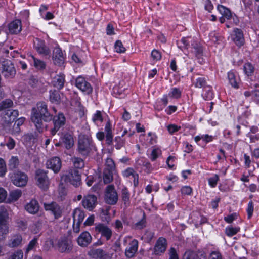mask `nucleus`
Instances as JSON below:
<instances>
[{"instance_id": "obj_1", "label": "nucleus", "mask_w": 259, "mask_h": 259, "mask_svg": "<svg viewBox=\"0 0 259 259\" xmlns=\"http://www.w3.org/2000/svg\"><path fill=\"white\" fill-rule=\"evenodd\" d=\"M52 119V115L49 112L45 102H39L36 108H33V123L39 133H42L47 128L45 122H49Z\"/></svg>"}, {"instance_id": "obj_2", "label": "nucleus", "mask_w": 259, "mask_h": 259, "mask_svg": "<svg viewBox=\"0 0 259 259\" xmlns=\"http://www.w3.org/2000/svg\"><path fill=\"white\" fill-rule=\"evenodd\" d=\"M94 147L92 138L88 135L80 134L78 137L77 151L83 157L90 155Z\"/></svg>"}, {"instance_id": "obj_3", "label": "nucleus", "mask_w": 259, "mask_h": 259, "mask_svg": "<svg viewBox=\"0 0 259 259\" xmlns=\"http://www.w3.org/2000/svg\"><path fill=\"white\" fill-rule=\"evenodd\" d=\"M36 185L42 191H47L50 187V181L47 176V171L42 169H37L35 172Z\"/></svg>"}, {"instance_id": "obj_4", "label": "nucleus", "mask_w": 259, "mask_h": 259, "mask_svg": "<svg viewBox=\"0 0 259 259\" xmlns=\"http://www.w3.org/2000/svg\"><path fill=\"white\" fill-rule=\"evenodd\" d=\"M13 105V101L9 99H5L0 103V111L4 110L5 111V115H7L9 118V120H14L18 115V111L16 110H11L9 108Z\"/></svg>"}, {"instance_id": "obj_5", "label": "nucleus", "mask_w": 259, "mask_h": 259, "mask_svg": "<svg viewBox=\"0 0 259 259\" xmlns=\"http://www.w3.org/2000/svg\"><path fill=\"white\" fill-rule=\"evenodd\" d=\"M62 180L66 183H70L75 187H78L81 184V176L79 171L76 169H72L68 174L63 175Z\"/></svg>"}, {"instance_id": "obj_6", "label": "nucleus", "mask_w": 259, "mask_h": 259, "mask_svg": "<svg viewBox=\"0 0 259 259\" xmlns=\"http://www.w3.org/2000/svg\"><path fill=\"white\" fill-rule=\"evenodd\" d=\"M54 127L51 130V133L52 135H55L59 130H62L66 123V118L63 113L59 112L54 117L52 116Z\"/></svg>"}, {"instance_id": "obj_7", "label": "nucleus", "mask_w": 259, "mask_h": 259, "mask_svg": "<svg viewBox=\"0 0 259 259\" xmlns=\"http://www.w3.org/2000/svg\"><path fill=\"white\" fill-rule=\"evenodd\" d=\"M33 46L35 50L37 53L42 57L49 56L51 54V50L49 47L46 45L44 40L39 38H36V40L33 42Z\"/></svg>"}, {"instance_id": "obj_8", "label": "nucleus", "mask_w": 259, "mask_h": 259, "mask_svg": "<svg viewBox=\"0 0 259 259\" xmlns=\"http://www.w3.org/2000/svg\"><path fill=\"white\" fill-rule=\"evenodd\" d=\"M118 199V194L113 185H108L106 189L105 202L110 205H115Z\"/></svg>"}, {"instance_id": "obj_9", "label": "nucleus", "mask_w": 259, "mask_h": 259, "mask_svg": "<svg viewBox=\"0 0 259 259\" xmlns=\"http://www.w3.org/2000/svg\"><path fill=\"white\" fill-rule=\"evenodd\" d=\"M2 73L6 78H12L16 74V69L14 64L10 61L3 62Z\"/></svg>"}, {"instance_id": "obj_10", "label": "nucleus", "mask_w": 259, "mask_h": 259, "mask_svg": "<svg viewBox=\"0 0 259 259\" xmlns=\"http://www.w3.org/2000/svg\"><path fill=\"white\" fill-rule=\"evenodd\" d=\"M11 181L13 184L16 186L23 187L27 183L28 177L24 172L18 171L12 176Z\"/></svg>"}, {"instance_id": "obj_11", "label": "nucleus", "mask_w": 259, "mask_h": 259, "mask_svg": "<svg viewBox=\"0 0 259 259\" xmlns=\"http://www.w3.org/2000/svg\"><path fill=\"white\" fill-rule=\"evenodd\" d=\"M75 85L78 89L87 94L92 93L93 88L91 84L82 76L77 77L75 80Z\"/></svg>"}, {"instance_id": "obj_12", "label": "nucleus", "mask_w": 259, "mask_h": 259, "mask_svg": "<svg viewBox=\"0 0 259 259\" xmlns=\"http://www.w3.org/2000/svg\"><path fill=\"white\" fill-rule=\"evenodd\" d=\"M167 241L165 238L159 237L156 241L153 248V253L157 255L163 254L167 248Z\"/></svg>"}, {"instance_id": "obj_13", "label": "nucleus", "mask_w": 259, "mask_h": 259, "mask_svg": "<svg viewBox=\"0 0 259 259\" xmlns=\"http://www.w3.org/2000/svg\"><path fill=\"white\" fill-rule=\"evenodd\" d=\"M44 208L46 211H50L54 215L56 219L61 217L62 211L60 206L56 202H52L50 203H44Z\"/></svg>"}, {"instance_id": "obj_14", "label": "nucleus", "mask_w": 259, "mask_h": 259, "mask_svg": "<svg viewBox=\"0 0 259 259\" xmlns=\"http://www.w3.org/2000/svg\"><path fill=\"white\" fill-rule=\"evenodd\" d=\"M8 213L6 210L0 211V234L6 235L9 232V226L7 220Z\"/></svg>"}, {"instance_id": "obj_15", "label": "nucleus", "mask_w": 259, "mask_h": 259, "mask_svg": "<svg viewBox=\"0 0 259 259\" xmlns=\"http://www.w3.org/2000/svg\"><path fill=\"white\" fill-rule=\"evenodd\" d=\"M83 206L91 211L93 210L97 204V197L94 195L85 196L82 201Z\"/></svg>"}, {"instance_id": "obj_16", "label": "nucleus", "mask_w": 259, "mask_h": 259, "mask_svg": "<svg viewBox=\"0 0 259 259\" xmlns=\"http://www.w3.org/2000/svg\"><path fill=\"white\" fill-rule=\"evenodd\" d=\"M95 230L101 234L102 237L105 238L107 241L110 240L112 235L111 229L103 224L99 223L95 227Z\"/></svg>"}, {"instance_id": "obj_17", "label": "nucleus", "mask_w": 259, "mask_h": 259, "mask_svg": "<svg viewBox=\"0 0 259 259\" xmlns=\"http://www.w3.org/2000/svg\"><path fill=\"white\" fill-rule=\"evenodd\" d=\"M58 249L62 253L69 252L72 250L71 242L67 238H61L58 242Z\"/></svg>"}, {"instance_id": "obj_18", "label": "nucleus", "mask_w": 259, "mask_h": 259, "mask_svg": "<svg viewBox=\"0 0 259 259\" xmlns=\"http://www.w3.org/2000/svg\"><path fill=\"white\" fill-rule=\"evenodd\" d=\"M46 165L48 168H50L54 172L57 173L61 169L62 162L59 157H54L47 161Z\"/></svg>"}, {"instance_id": "obj_19", "label": "nucleus", "mask_w": 259, "mask_h": 259, "mask_svg": "<svg viewBox=\"0 0 259 259\" xmlns=\"http://www.w3.org/2000/svg\"><path fill=\"white\" fill-rule=\"evenodd\" d=\"M52 58L55 64L58 66H61L63 64L65 58L61 48L56 47L54 49Z\"/></svg>"}, {"instance_id": "obj_20", "label": "nucleus", "mask_w": 259, "mask_h": 259, "mask_svg": "<svg viewBox=\"0 0 259 259\" xmlns=\"http://www.w3.org/2000/svg\"><path fill=\"white\" fill-rule=\"evenodd\" d=\"M138 241L136 239H133L126 248L125 251V256L129 258H132L138 251Z\"/></svg>"}, {"instance_id": "obj_21", "label": "nucleus", "mask_w": 259, "mask_h": 259, "mask_svg": "<svg viewBox=\"0 0 259 259\" xmlns=\"http://www.w3.org/2000/svg\"><path fill=\"white\" fill-rule=\"evenodd\" d=\"M92 239L90 234L87 231H84L79 236L77 241L79 246L87 247L91 243Z\"/></svg>"}, {"instance_id": "obj_22", "label": "nucleus", "mask_w": 259, "mask_h": 259, "mask_svg": "<svg viewBox=\"0 0 259 259\" xmlns=\"http://www.w3.org/2000/svg\"><path fill=\"white\" fill-rule=\"evenodd\" d=\"M232 39L237 46L241 47L244 44L243 33L240 29L235 28L234 29Z\"/></svg>"}, {"instance_id": "obj_23", "label": "nucleus", "mask_w": 259, "mask_h": 259, "mask_svg": "<svg viewBox=\"0 0 259 259\" xmlns=\"http://www.w3.org/2000/svg\"><path fill=\"white\" fill-rule=\"evenodd\" d=\"M104 130L106 143L108 146L112 145L113 144V135L112 131V125L109 120L106 122Z\"/></svg>"}, {"instance_id": "obj_24", "label": "nucleus", "mask_w": 259, "mask_h": 259, "mask_svg": "<svg viewBox=\"0 0 259 259\" xmlns=\"http://www.w3.org/2000/svg\"><path fill=\"white\" fill-rule=\"evenodd\" d=\"M89 254L93 258L97 259H110L111 257L109 254L101 249H96L91 250Z\"/></svg>"}, {"instance_id": "obj_25", "label": "nucleus", "mask_w": 259, "mask_h": 259, "mask_svg": "<svg viewBox=\"0 0 259 259\" xmlns=\"http://www.w3.org/2000/svg\"><path fill=\"white\" fill-rule=\"evenodd\" d=\"M8 30L11 34H16L21 31V21L15 19L11 22L8 25Z\"/></svg>"}, {"instance_id": "obj_26", "label": "nucleus", "mask_w": 259, "mask_h": 259, "mask_svg": "<svg viewBox=\"0 0 259 259\" xmlns=\"http://www.w3.org/2000/svg\"><path fill=\"white\" fill-rule=\"evenodd\" d=\"M65 76L63 73L56 75L53 78V85L58 90H61L64 86Z\"/></svg>"}, {"instance_id": "obj_27", "label": "nucleus", "mask_w": 259, "mask_h": 259, "mask_svg": "<svg viewBox=\"0 0 259 259\" xmlns=\"http://www.w3.org/2000/svg\"><path fill=\"white\" fill-rule=\"evenodd\" d=\"M123 176L126 178L132 177L133 178V183L135 187H137L139 183V175L132 168H128L123 171Z\"/></svg>"}, {"instance_id": "obj_28", "label": "nucleus", "mask_w": 259, "mask_h": 259, "mask_svg": "<svg viewBox=\"0 0 259 259\" xmlns=\"http://www.w3.org/2000/svg\"><path fill=\"white\" fill-rule=\"evenodd\" d=\"M22 195V191L20 189L12 190L9 193V198L7 202L11 203L17 201Z\"/></svg>"}, {"instance_id": "obj_29", "label": "nucleus", "mask_w": 259, "mask_h": 259, "mask_svg": "<svg viewBox=\"0 0 259 259\" xmlns=\"http://www.w3.org/2000/svg\"><path fill=\"white\" fill-rule=\"evenodd\" d=\"M72 217L74 223H82L83 221L85 215L84 212L79 208H76L74 209Z\"/></svg>"}, {"instance_id": "obj_30", "label": "nucleus", "mask_w": 259, "mask_h": 259, "mask_svg": "<svg viewBox=\"0 0 259 259\" xmlns=\"http://www.w3.org/2000/svg\"><path fill=\"white\" fill-rule=\"evenodd\" d=\"M121 198L125 207H127L130 205V193L126 187H124L121 190Z\"/></svg>"}, {"instance_id": "obj_31", "label": "nucleus", "mask_w": 259, "mask_h": 259, "mask_svg": "<svg viewBox=\"0 0 259 259\" xmlns=\"http://www.w3.org/2000/svg\"><path fill=\"white\" fill-rule=\"evenodd\" d=\"M62 140L63 144L67 149L71 148L74 145L73 137L69 134H65L63 137Z\"/></svg>"}, {"instance_id": "obj_32", "label": "nucleus", "mask_w": 259, "mask_h": 259, "mask_svg": "<svg viewBox=\"0 0 259 259\" xmlns=\"http://www.w3.org/2000/svg\"><path fill=\"white\" fill-rule=\"evenodd\" d=\"M22 237L20 235L16 234L12 237L9 242V246L15 247L20 245L22 242Z\"/></svg>"}, {"instance_id": "obj_33", "label": "nucleus", "mask_w": 259, "mask_h": 259, "mask_svg": "<svg viewBox=\"0 0 259 259\" xmlns=\"http://www.w3.org/2000/svg\"><path fill=\"white\" fill-rule=\"evenodd\" d=\"M113 171L108 169H104L103 174V179L105 184H109L113 180Z\"/></svg>"}, {"instance_id": "obj_34", "label": "nucleus", "mask_w": 259, "mask_h": 259, "mask_svg": "<svg viewBox=\"0 0 259 259\" xmlns=\"http://www.w3.org/2000/svg\"><path fill=\"white\" fill-rule=\"evenodd\" d=\"M73 166L75 168L81 169L84 166V162L82 158L74 156L71 159Z\"/></svg>"}, {"instance_id": "obj_35", "label": "nucleus", "mask_w": 259, "mask_h": 259, "mask_svg": "<svg viewBox=\"0 0 259 259\" xmlns=\"http://www.w3.org/2000/svg\"><path fill=\"white\" fill-rule=\"evenodd\" d=\"M50 100L53 103L58 104L60 102V96L58 91L54 90L50 91Z\"/></svg>"}, {"instance_id": "obj_36", "label": "nucleus", "mask_w": 259, "mask_h": 259, "mask_svg": "<svg viewBox=\"0 0 259 259\" xmlns=\"http://www.w3.org/2000/svg\"><path fill=\"white\" fill-rule=\"evenodd\" d=\"M146 226V219L145 212L143 213L142 219L138 222L135 223L133 226V228L135 230H141Z\"/></svg>"}, {"instance_id": "obj_37", "label": "nucleus", "mask_w": 259, "mask_h": 259, "mask_svg": "<svg viewBox=\"0 0 259 259\" xmlns=\"http://www.w3.org/2000/svg\"><path fill=\"white\" fill-rule=\"evenodd\" d=\"M155 233L154 232L149 230H146L144 234L142 236L141 239L147 243H150L154 237Z\"/></svg>"}, {"instance_id": "obj_38", "label": "nucleus", "mask_w": 259, "mask_h": 259, "mask_svg": "<svg viewBox=\"0 0 259 259\" xmlns=\"http://www.w3.org/2000/svg\"><path fill=\"white\" fill-rule=\"evenodd\" d=\"M228 78L229 83L232 85V87L236 89L239 88L238 83L237 82L236 76L233 71H230L229 72H228Z\"/></svg>"}, {"instance_id": "obj_39", "label": "nucleus", "mask_w": 259, "mask_h": 259, "mask_svg": "<svg viewBox=\"0 0 259 259\" xmlns=\"http://www.w3.org/2000/svg\"><path fill=\"white\" fill-rule=\"evenodd\" d=\"M19 164V160L17 156H12L9 160L8 166L11 170L16 169Z\"/></svg>"}, {"instance_id": "obj_40", "label": "nucleus", "mask_w": 259, "mask_h": 259, "mask_svg": "<svg viewBox=\"0 0 259 259\" xmlns=\"http://www.w3.org/2000/svg\"><path fill=\"white\" fill-rule=\"evenodd\" d=\"M207 78L204 76H200L197 78L195 82V86L196 88H207Z\"/></svg>"}, {"instance_id": "obj_41", "label": "nucleus", "mask_w": 259, "mask_h": 259, "mask_svg": "<svg viewBox=\"0 0 259 259\" xmlns=\"http://www.w3.org/2000/svg\"><path fill=\"white\" fill-rule=\"evenodd\" d=\"M33 66L38 70H42L46 68V64L44 61L33 57Z\"/></svg>"}, {"instance_id": "obj_42", "label": "nucleus", "mask_w": 259, "mask_h": 259, "mask_svg": "<svg viewBox=\"0 0 259 259\" xmlns=\"http://www.w3.org/2000/svg\"><path fill=\"white\" fill-rule=\"evenodd\" d=\"M25 121V118L20 117L18 118L15 122L13 131L15 133L19 134L20 132V126L23 124Z\"/></svg>"}, {"instance_id": "obj_43", "label": "nucleus", "mask_w": 259, "mask_h": 259, "mask_svg": "<svg viewBox=\"0 0 259 259\" xmlns=\"http://www.w3.org/2000/svg\"><path fill=\"white\" fill-rule=\"evenodd\" d=\"M115 148L117 150H119L124 146L125 144V140L120 136H116L114 138Z\"/></svg>"}, {"instance_id": "obj_44", "label": "nucleus", "mask_w": 259, "mask_h": 259, "mask_svg": "<svg viewBox=\"0 0 259 259\" xmlns=\"http://www.w3.org/2000/svg\"><path fill=\"white\" fill-rule=\"evenodd\" d=\"M218 9L222 16H232L230 10L223 5H218Z\"/></svg>"}, {"instance_id": "obj_45", "label": "nucleus", "mask_w": 259, "mask_h": 259, "mask_svg": "<svg viewBox=\"0 0 259 259\" xmlns=\"http://www.w3.org/2000/svg\"><path fill=\"white\" fill-rule=\"evenodd\" d=\"M240 231L239 227H227L225 229V233L229 237H232Z\"/></svg>"}, {"instance_id": "obj_46", "label": "nucleus", "mask_w": 259, "mask_h": 259, "mask_svg": "<svg viewBox=\"0 0 259 259\" xmlns=\"http://www.w3.org/2000/svg\"><path fill=\"white\" fill-rule=\"evenodd\" d=\"M210 40L213 43H219L222 40V37L215 32H211L209 34Z\"/></svg>"}, {"instance_id": "obj_47", "label": "nucleus", "mask_w": 259, "mask_h": 259, "mask_svg": "<svg viewBox=\"0 0 259 259\" xmlns=\"http://www.w3.org/2000/svg\"><path fill=\"white\" fill-rule=\"evenodd\" d=\"M254 70V68L250 63H245L244 65V71L247 76H250L252 74Z\"/></svg>"}, {"instance_id": "obj_48", "label": "nucleus", "mask_w": 259, "mask_h": 259, "mask_svg": "<svg viewBox=\"0 0 259 259\" xmlns=\"http://www.w3.org/2000/svg\"><path fill=\"white\" fill-rule=\"evenodd\" d=\"M7 172L6 163L4 159L0 158V177H4Z\"/></svg>"}, {"instance_id": "obj_49", "label": "nucleus", "mask_w": 259, "mask_h": 259, "mask_svg": "<svg viewBox=\"0 0 259 259\" xmlns=\"http://www.w3.org/2000/svg\"><path fill=\"white\" fill-rule=\"evenodd\" d=\"M114 48L116 52L119 53H124L126 51L125 48L123 46L120 40H117L114 45Z\"/></svg>"}, {"instance_id": "obj_50", "label": "nucleus", "mask_w": 259, "mask_h": 259, "mask_svg": "<svg viewBox=\"0 0 259 259\" xmlns=\"http://www.w3.org/2000/svg\"><path fill=\"white\" fill-rule=\"evenodd\" d=\"M161 154V150L159 148H154L153 149L150 158L152 161H155L157 157Z\"/></svg>"}, {"instance_id": "obj_51", "label": "nucleus", "mask_w": 259, "mask_h": 259, "mask_svg": "<svg viewBox=\"0 0 259 259\" xmlns=\"http://www.w3.org/2000/svg\"><path fill=\"white\" fill-rule=\"evenodd\" d=\"M192 46L196 56L198 58H200L202 55L203 53V49L202 46L197 44L195 45H192Z\"/></svg>"}, {"instance_id": "obj_52", "label": "nucleus", "mask_w": 259, "mask_h": 259, "mask_svg": "<svg viewBox=\"0 0 259 259\" xmlns=\"http://www.w3.org/2000/svg\"><path fill=\"white\" fill-rule=\"evenodd\" d=\"M115 168V165L113 159L111 158H107L106 160L105 168L104 169H108L109 170L114 171Z\"/></svg>"}, {"instance_id": "obj_53", "label": "nucleus", "mask_w": 259, "mask_h": 259, "mask_svg": "<svg viewBox=\"0 0 259 259\" xmlns=\"http://www.w3.org/2000/svg\"><path fill=\"white\" fill-rule=\"evenodd\" d=\"M206 88H208V90L205 91V93L204 95V99L205 100H210L213 98L214 94L210 87L208 86Z\"/></svg>"}, {"instance_id": "obj_54", "label": "nucleus", "mask_w": 259, "mask_h": 259, "mask_svg": "<svg viewBox=\"0 0 259 259\" xmlns=\"http://www.w3.org/2000/svg\"><path fill=\"white\" fill-rule=\"evenodd\" d=\"M169 95L175 98H179L181 96V91L178 88H173L171 89Z\"/></svg>"}, {"instance_id": "obj_55", "label": "nucleus", "mask_w": 259, "mask_h": 259, "mask_svg": "<svg viewBox=\"0 0 259 259\" xmlns=\"http://www.w3.org/2000/svg\"><path fill=\"white\" fill-rule=\"evenodd\" d=\"M92 120L94 123H97L98 121L102 122L103 118L102 113L100 111H97L94 114Z\"/></svg>"}, {"instance_id": "obj_56", "label": "nucleus", "mask_w": 259, "mask_h": 259, "mask_svg": "<svg viewBox=\"0 0 259 259\" xmlns=\"http://www.w3.org/2000/svg\"><path fill=\"white\" fill-rule=\"evenodd\" d=\"M194 259H206L207 255L206 253L202 250L194 251Z\"/></svg>"}, {"instance_id": "obj_57", "label": "nucleus", "mask_w": 259, "mask_h": 259, "mask_svg": "<svg viewBox=\"0 0 259 259\" xmlns=\"http://www.w3.org/2000/svg\"><path fill=\"white\" fill-rule=\"evenodd\" d=\"M219 180V178L218 175H215L214 176L208 179V183H209V185L211 187L213 188L217 186V183Z\"/></svg>"}, {"instance_id": "obj_58", "label": "nucleus", "mask_w": 259, "mask_h": 259, "mask_svg": "<svg viewBox=\"0 0 259 259\" xmlns=\"http://www.w3.org/2000/svg\"><path fill=\"white\" fill-rule=\"evenodd\" d=\"M32 139V134L31 133L25 134L22 137L23 142L25 145H28L29 144H30Z\"/></svg>"}, {"instance_id": "obj_59", "label": "nucleus", "mask_w": 259, "mask_h": 259, "mask_svg": "<svg viewBox=\"0 0 259 259\" xmlns=\"http://www.w3.org/2000/svg\"><path fill=\"white\" fill-rule=\"evenodd\" d=\"M177 45L180 48L182 49L183 48H187L189 46V42L186 38L183 37L180 40L177 41Z\"/></svg>"}, {"instance_id": "obj_60", "label": "nucleus", "mask_w": 259, "mask_h": 259, "mask_svg": "<svg viewBox=\"0 0 259 259\" xmlns=\"http://www.w3.org/2000/svg\"><path fill=\"white\" fill-rule=\"evenodd\" d=\"M42 228V220H39L33 226V234L38 233Z\"/></svg>"}, {"instance_id": "obj_61", "label": "nucleus", "mask_w": 259, "mask_h": 259, "mask_svg": "<svg viewBox=\"0 0 259 259\" xmlns=\"http://www.w3.org/2000/svg\"><path fill=\"white\" fill-rule=\"evenodd\" d=\"M151 57L153 60L158 61L161 59V55L159 51L157 50H153L151 52Z\"/></svg>"}, {"instance_id": "obj_62", "label": "nucleus", "mask_w": 259, "mask_h": 259, "mask_svg": "<svg viewBox=\"0 0 259 259\" xmlns=\"http://www.w3.org/2000/svg\"><path fill=\"white\" fill-rule=\"evenodd\" d=\"M23 257V252L21 250L15 252L11 254L8 259H22Z\"/></svg>"}, {"instance_id": "obj_63", "label": "nucleus", "mask_w": 259, "mask_h": 259, "mask_svg": "<svg viewBox=\"0 0 259 259\" xmlns=\"http://www.w3.org/2000/svg\"><path fill=\"white\" fill-rule=\"evenodd\" d=\"M208 259H222V257L219 251H213L210 254Z\"/></svg>"}, {"instance_id": "obj_64", "label": "nucleus", "mask_w": 259, "mask_h": 259, "mask_svg": "<svg viewBox=\"0 0 259 259\" xmlns=\"http://www.w3.org/2000/svg\"><path fill=\"white\" fill-rule=\"evenodd\" d=\"M194 251L192 250H187L184 253L183 259H194Z\"/></svg>"}]
</instances>
